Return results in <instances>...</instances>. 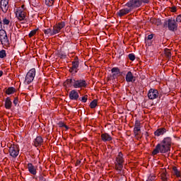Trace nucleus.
I'll return each instance as SVG.
<instances>
[{
	"instance_id": "obj_10",
	"label": "nucleus",
	"mask_w": 181,
	"mask_h": 181,
	"mask_svg": "<svg viewBox=\"0 0 181 181\" xmlns=\"http://www.w3.org/2000/svg\"><path fill=\"white\" fill-rule=\"evenodd\" d=\"M159 92L156 89H150L148 93V97L149 100H155L158 98Z\"/></svg>"
},
{
	"instance_id": "obj_5",
	"label": "nucleus",
	"mask_w": 181,
	"mask_h": 181,
	"mask_svg": "<svg viewBox=\"0 0 181 181\" xmlns=\"http://www.w3.org/2000/svg\"><path fill=\"white\" fill-rule=\"evenodd\" d=\"M0 41L3 46L5 47H9V40L8 39V35L6 34V31L4 29L0 30Z\"/></svg>"
},
{
	"instance_id": "obj_19",
	"label": "nucleus",
	"mask_w": 181,
	"mask_h": 181,
	"mask_svg": "<svg viewBox=\"0 0 181 181\" xmlns=\"http://www.w3.org/2000/svg\"><path fill=\"white\" fill-rule=\"evenodd\" d=\"M101 139L103 142H110L112 141V137L107 133H103L101 134Z\"/></svg>"
},
{
	"instance_id": "obj_9",
	"label": "nucleus",
	"mask_w": 181,
	"mask_h": 181,
	"mask_svg": "<svg viewBox=\"0 0 181 181\" xmlns=\"http://www.w3.org/2000/svg\"><path fill=\"white\" fill-rule=\"evenodd\" d=\"M64 26H66L64 22H61L54 25L52 29V35H57V33H60V30H62Z\"/></svg>"
},
{
	"instance_id": "obj_4",
	"label": "nucleus",
	"mask_w": 181,
	"mask_h": 181,
	"mask_svg": "<svg viewBox=\"0 0 181 181\" xmlns=\"http://www.w3.org/2000/svg\"><path fill=\"white\" fill-rule=\"evenodd\" d=\"M36 76V69L35 68L31 69L26 74L24 84H30L33 80H35V76Z\"/></svg>"
},
{
	"instance_id": "obj_33",
	"label": "nucleus",
	"mask_w": 181,
	"mask_h": 181,
	"mask_svg": "<svg viewBox=\"0 0 181 181\" xmlns=\"http://www.w3.org/2000/svg\"><path fill=\"white\" fill-rule=\"evenodd\" d=\"M11 23V21L8 20L6 18H4L3 19V25H9Z\"/></svg>"
},
{
	"instance_id": "obj_2",
	"label": "nucleus",
	"mask_w": 181,
	"mask_h": 181,
	"mask_svg": "<svg viewBox=\"0 0 181 181\" xmlns=\"http://www.w3.org/2000/svg\"><path fill=\"white\" fill-rule=\"evenodd\" d=\"M64 86L66 87H74V88H86L87 87V82L82 79L71 78L66 79Z\"/></svg>"
},
{
	"instance_id": "obj_18",
	"label": "nucleus",
	"mask_w": 181,
	"mask_h": 181,
	"mask_svg": "<svg viewBox=\"0 0 181 181\" xmlns=\"http://www.w3.org/2000/svg\"><path fill=\"white\" fill-rule=\"evenodd\" d=\"M78 92H77L76 90H72L70 93H69V98L70 100H74L75 101H76V100H78Z\"/></svg>"
},
{
	"instance_id": "obj_15",
	"label": "nucleus",
	"mask_w": 181,
	"mask_h": 181,
	"mask_svg": "<svg viewBox=\"0 0 181 181\" xmlns=\"http://www.w3.org/2000/svg\"><path fill=\"white\" fill-rule=\"evenodd\" d=\"M78 71V62L75 61L72 62V67L69 69L70 73H72V74H76L77 71Z\"/></svg>"
},
{
	"instance_id": "obj_20",
	"label": "nucleus",
	"mask_w": 181,
	"mask_h": 181,
	"mask_svg": "<svg viewBox=\"0 0 181 181\" xmlns=\"http://www.w3.org/2000/svg\"><path fill=\"white\" fill-rule=\"evenodd\" d=\"M112 74V77L114 79L118 78L119 74H121V71L119 69L118 67H114L111 69Z\"/></svg>"
},
{
	"instance_id": "obj_39",
	"label": "nucleus",
	"mask_w": 181,
	"mask_h": 181,
	"mask_svg": "<svg viewBox=\"0 0 181 181\" xmlns=\"http://www.w3.org/2000/svg\"><path fill=\"white\" fill-rule=\"evenodd\" d=\"M153 39V35L151 34L148 35V40H152Z\"/></svg>"
},
{
	"instance_id": "obj_26",
	"label": "nucleus",
	"mask_w": 181,
	"mask_h": 181,
	"mask_svg": "<svg viewBox=\"0 0 181 181\" xmlns=\"http://www.w3.org/2000/svg\"><path fill=\"white\" fill-rule=\"evenodd\" d=\"M15 91H16L15 88L10 87L6 90V94H8V95H11V94H13V93H15Z\"/></svg>"
},
{
	"instance_id": "obj_31",
	"label": "nucleus",
	"mask_w": 181,
	"mask_h": 181,
	"mask_svg": "<svg viewBox=\"0 0 181 181\" xmlns=\"http://www.w3.org/2000/svg\"><path fill=\"white\" fill-rule=\"evenodd\" d=\"M37 32V30H33L32 31H30V33L28 35L29 37H33V36H35Z\"/></svg>"
},
{
	"instance_id": "obj_36",
	"label": "nucleus",
	"mask_w": 181,
	"mask_h": 181,
	"mask_svg": "<svg viewBox=\"0 0 181 181\" xmlns=\"http://www.w3.org/2000/svg\"><path fill=\"white\" fill-rule=\"evenodd\" d=\"M161 180H162L163 181H168V177H166V175L162 174V175H161Z\"/></svg>"
},
{
	"instance_id": "obj_12",
	"label": "nucleus",
	"mask_w": 181,
	"mask_h": 181,
	"mask_svg": "<svg viewBox=\"0 0 181 181\" xmlns=\"http://www.w3.org/2000/svg\"><path fill=\"white\" fill-rule=\"evenodd\" d=\"M0 5L2 12L6 13L9 8V0H1Z\"/></svg>"
},
{
	"instance_id": "obj_11",
	"label": "nucleus",
	"mask_w": 181,
	"mask_h": 181,
	"mask_svg": "<svg viewBox=\"0 0 181 181\" xmlns=\"http://www.w3.org/2000/svg\"><path fill=\"white\" fill-rule=\"evenodd\" d=\"M134 134L136 138H138V136H139V134H141V122L139 120H136L135 122Z\"/></svg>"
},
{
	"instance_id": "obj_38",
	"label": "nucleus",
	"mask_w": 181,
	"mask_h": 181,
	"mask_svg": "<svg viewBox=\"0 0 181 181\" xmlns=\"http://www.w3.org/2000/svg\"><path fill=\"white\" fill-rule=\"evenodd\" d=\"M18 98H15V99H14V100H13V104H14V105H16V106H17L18 105Z\"/></svg>"
},
{
	"instance_id": "obj_42",
	"label": "nucleus",
	"mask_w": 181,
	"mask_h": 181,
	"mask_svg": "<svg viewBox=\"0 0 181 181\" xmlns=\"http://www.w3.org/2000/svg\"><path fill=\"white\" fill-rule=\"evenodd\" d=\"M171 12H176V7H172Z\"/></svg>"
},
{
	"instance_id": "obj_6",
	"label": "nucleus",
	"mask_w": 181,
	"mask_h": 181,
	"mask_svg": "<svg viewBox=\"0 0 181 181\" xmlns=\"http://www.w3.org/2000/svg\"><path fill=\"white\" fill-rule=\"evenodd\" d=\"M125 6L129 8L131 11L136 9V8L142 6V0H130L125 4Z\"/></svg>"
},
{
	"instance_id": "obj_7",
	"label": "nucleus",
	"mask_w": 181,
	"mask_h": 181,
	"mask_svg": "<svg viewBox=\"0 0 181 181\" xmlns=\"http://www.w3.org/2000/svg\"><path fill=\"white\" fill-rule=\"evenodd\" d=\"M16 15L19 21H25V18H26L25 5H22L21 7L17 8L16 11Z\"/></svg>"
},
{
	"instance_id": "obj_14",
	"label": "nucleus",
	"mask_w": 181,
	"mask_h": 181,
	"mask_svg": "<svg viewBox=\"0 0 181 181\" xmlns=\"http://www.w3.org/2000/svg\"><path fill=\"white\" fill-rule=\"evenodd\" d=\"M168 29L169 30H176L177 29V23L175 19L168 20Z\"/></svg>"
},
{
	"instance_id": "obj_25",
	"label": "nucleus",
	"mask_w": 181,
	"mask_h": 181,
	"mask_svg": "<svg viewBox=\"0 0 181 181\" xmlns=\"http://www.w3.org/2000/svg\"><path fill=\"white\" fill-rule=\"evenodd\" d=\"M43 32L45 33V35H49V36H54L53 33V30L50 29V28H47L43 30Z\"/></svg>"
},
{
	"instance_id": "obj_40",
	"label": "nucleus",
	"mask_w": 181,
	"mask_h": 181,
	"mask_svg": "<svg viewBox=\"0 0 181 181\" xmlns=\"http://www.w3.org/2000/svg\"><path fill=\"white\" fill-rule=\"evenodd\" d=\"M176 21H177V22H181V15L178 16L176 18Z\"/></svg>"
},
{
	"instance_id": "obj_8",
	"label": "nucleus",
	"mask_w": 181,
	"mask_h": 181,
	"mask_svg": "<svg viewBox=\"0 0 181 181\" xmlns=\"http://www.w3.org/2000/svg\"><path fill=\"white\" fill-rule=\"evenodd\" d=\"M9 153L12 158H16L18 155H19V147L18 145H11V146L9 148Z\"/></svg>"
},
{
	"instance_id": "obj_45",
	"label": "nucleus",
	"mask_w": 181,
	"mask_h": 181,
	"mask_svg": "<svg viewBox=\"0 0 181 181\" xmlns=\"http://www.w3.org/2000/svg\"><path fill=\"white\" fill-rule=\"evenodd\" d=\"M3 75H4V71H0V77H2Z\"/></svg>"
},
{
	"instance_id": "obj_24",
	"label": "nucleus",
	"mask_w": 181,
	"mask_h": 181,
	"mask_svg": "<svg viewBox=\"0 0 181 181\" xmlns=\"http://www.w3.org/2000/svg\"><path fill=\"white\" fill-rule=\"evenodd\" d=\"M5 108L6 110H11L12 108V100L10 98H7L5 100Z\"/></svg>"
},
{
	"instance_id": "obj_30",
	"label": "nucleus",
	"mask_w": 181,
	"mask_h": 181,
	"mask_svg": "<svg viewBox=\"0 0 181 181\" xmlns=\"http://www.w3.org/2000/svg\"><path fill=\"white\" fill-rule=\"evenodd\" d=\"M97 104H98V101L97 100H93L90 104V108H95V107H97Z\"/></svg>"
},
{
	"instance_id": "obj_46",
	"label": "nucleus",
	"mask_w": 181,
	"mask_h": 181,
	"mask_svg": "<svg viewBox=\"0 0 181 181\" xmlns=\"http://www.w3.org/2000/svg\"><path fill=\"white\" fill-rule=\"evenodd\" d=\"M2 28V22L0 21V28Z\"/></svg>"
},
{
	"instance_id": "obj_21",
	"label": "nucleus",
	"mask_w": 181,
	"mask_h": 181,
	"mask_svg": "<svg viewBox=\"0 0 181 181\" xmlns=\"http://www.w3.org/2000/svg\"><path fill=\"white\" fill-rule=\"evenodd\" d=\"M28 172H30L31 173V175H36L37 171H36V167H35V165H33V164L29 163L28 164Z\"/></svg>"
},
{
	"instance_id": "obj_16",
	"label": "nucleus",
	"mask_w": 181,
	"mask_h": 181,
	"mask_svg": "<svg viewBox=\"0 0 181 181\" xmlns=\"http://www.w3.org/2000/svg\"><path fill=\"white\" fill-rule=\"evenodd\" d=\"M161 144L170 150V146L172 145V139L170 137H165L161 141Z\"/></svg>"
},
{
	"instance_id": "obj_22",
	"label": "nucleus",
	"mask_w": 181,
	"mask_h": 181,
	"mask_svg": "<svg viewBox=\"0 0 181 181\" xmlns=\"http://www.w3.org/2000/svg\"><path fill=\"white\" fill-rule=\"evenodd\" d=\"M166 132L167 130L165 128H160L154 132V135L155 136H160V135L166 134Z\"/></svg>"
},
{
	"instance_id": "obj_35",
	"label": "nucleus",
	"mask_w": 181,
	"mask_h": 181,
	"mask_svg": "<svg viewBox=\"0 0 181 181\" xmlns=\"http://www.w3.org/2000/svg\"><path fill=\"white\" fill-rule=\"evenodd\" d=\"M156 178V177L155 175H151V176L148 177L147 181L155 180Z\"/></svg>"
},
{
	"instance_id": "obj_34",
	"label": "nucleus",
	"mask_w": 181,
	"mask_h": 181,
	"mask_svg": "<svg viewBox=\"0 0 181 181\" xmlns=\"http://www.w3.org/2000/svg\"><path fill=\"white\" fill-rule=\"evenodd\" d=\"M129 60H131L132 62H134V60H135V54H129Z\"/></svg>"
},
{
	"instance_id": "obj_43",
	"label": "nucleus",
	"mask_w": 181,
	"mask_h": 181,
	"mask_svg": "<svg viewBox=\"0 0 181 181\" xmlns=\"http://www.w3.org/2000/svg\"><path fill=\"white\" fill-rule=\"evenodd\" d=\"M62 127H64V128H66V129H69V127L64 124H62Z\"/></svg>"
},
{
	"instance_id": "obj_29",
	"label": "nucleus",
	"mask_w": 181,
	"mask_h": 181,
	"mask_svg": "<svg viewBox=\"0 0 181 181\" xmlns=\"http://www.w3.org/2000/svg\"><path fill=\"white\" fill-rule=\"evenodd\" d=\"M53 4H54V0H45V5L47 6H53Z\"/></svg>"
},
{
	"instance_id": "obj_3",
	"label": "nucleus",
	"mask_w": 181,
	"mask_h": 181,
	"mask_svg": "<svg viewBox=\"0 0 181 181\" xmlns=\"http://www.w3.org/2000/svg\"><path fill=\"white\" fill-rule=\"evenodd\" d=\"M170 151L166 146L163 145L162 143L156 145V148L152 152V155L155 156V155H158V153H167Z\"/></svg>"
},
{
	"instance_id": "obj_47",
	"label": "nucleus",
	"mask_w": 181,
	"mask_h": 181,
	"mask_svg": "<svg viewBox=\"0 0 181 181\" xmlns=\"http://www.w3.org/2000/svg\"><path fill=\"white\" fill-rule=\"evenodd\" d=\"M179 181H181L180 180Z\"/></svg>"
},
{
	"instance_id": "obj_37",
	"label": "nucleus",
	"mask_w": 181,
	"mask_h": 181,
	"mask_svg": "<svg viewBox=\"0 0 181 181\" xmlns=\"http://www.w3.org/2000/svg\"><path fill=\"white\" fill-rule=\"evenodd\" d=\"M82 103H87V96H83L81 98Z\"/></svg>"
},
{
	"instance_id": "obj_27",
	"label": "nucleus",
	"mask_w": 181,
	"mask_h": 181,
	"mask_svg": "<svg viewBox=\"0 0 181 181\" xmlns=\"http://www.w3.org/2000/svg\"><path fill=\"white\" fill-rule=\"evenodd\" d=\"M173 173L177 177H180V171L177 170V168L173 167Z\"/></svg>"
},
{
	"instance_id": "obj_32",
	"label": "nucleus",
	"mask_w": 181,
	"mask_h": 181,
	"mask_svg": "<svg viewBox=\"0 0 181 181\" xmlns=\"http://www.w3.org/2000/svg\"><path fill=\"white\" fill-rule=\"evenodd\" d=\"M165 53L167 57H170L172 56V54L170 53V49H165Z\"/></svg>"
},
{
	"instance_id": "obj_28",
	"label": "nucleus",
	"mask_w": 181,
	"mask_h": 181,
	"mask_svg": "<svg viewBox=\"0 0 181 181\" xmlns=\"http://www.w3.org/2000/svg\"><path fill=\"white\" fill-rule=\"evenodd\" d=\"M6 57V51L5 49H2L0 51V59H5Z\"/></svg>"
},
{
	"instance_id": "obj_13",
	"label": "nucleus",
	"mask_w": 181,
	"mask_h": 181,
	"mask_svg": "<svg viewBox=\"0 0 181 181\" xmlns=\"http://www.w3.org/2000/svg\"><path fill=\"white\" fill-rule=\"evenodd\" d=\"M132 11V10H131L129 7H126L119 10L117 13V15L119 18H122V16H125V15H128V13H129V12H131Z\"/></svg>"
},
{
	"instance_id": "obj_17",
	"label": "nucleus",
	"mask_w": 181,
	"mask_h": 181,
	"mask_svg": "<svg viewBox=\"0 0 181 181\" xmlns=\"http://www.w3.org/2000/svg\"><path fill=\"white\" fill-rule=\"evenodd\" d=\"M126 81L127 83H135V76L131 71H128L126 74Z\"/></svg>"
},
{
	"instance_id": "obj_41",
	"label": "nucleus",
	"mask_w": 181,
	"mask_h": 181,
	"mask_svg": "<svg viewBox=\"0 0 181 181\" xmlns=\"http://www.w3.org/2000/svg\"><path fill=\"white\" fill-rule=\"evenodd\" d=\"M148 2H149V0H141V5L143 4H148Z\"/></svg>"
},
{
	"instance_id": "obj_1",
	"label": "nucleus",
	"mask_w": 181,
	"mask_h": 181,
	"mask_svg": "<svg viewBox=\"0 0 181 181\" xmlns=\"http://www.w3.org/2000/svg\"><path fill=\"white\" fill-rule=\"evenodd\" d=\"M125 163V158H124V154L122 152H119L116 155L115 159V169L117 175L120 176L125 175V171H124V163Z\"/></svg>"
},
{
	"instance_id": "obj_44",
	"label": "nucleus",
	"mask_w": 181,
	"mask_h": 181,
	"mask_svg": "<svg viewBox=\"0 0 181 181\" xmlns=\"http://www.w3.org/2000/svg\"><path fill=\"white\" fill-rule=\"evenodd\" d=\"M40 181H46V179L43 178V177H40Z\"/></svg>"
},
{
	"instance_id": "obj_23",
	"label": "nucleus",
	"mask_w": 181,
	"mask_h": 181,
	"mask_svg": "<svg viewBox=\"0 0 181 181\" xmlns=\"http://www.w3.org/2000/svg\"><path fill=\"white\" fill-rule=\"evenodd\" d=\"M43 144V139L42 136H37L36 139L34 140V145L35 146H41Z\"/></svg>"
}]
</instances>
